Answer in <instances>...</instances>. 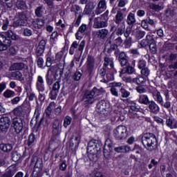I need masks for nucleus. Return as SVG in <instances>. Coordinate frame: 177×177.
I'll return each mask as SVG.
<instances>
[{
	"label": "nucleus",
	"mask_w": 177,
	"mask_h": 177,
	"mask_svg": "<svg viewBox=\"0 0 177 177\" xmlns=\"http://www.w3.org/2000/svg\"><path fill=\"white\" fill-rule=\"evenodd\" d=\"M142 146L147 151H156L158 148V140L153 133H145L141 138Z\"/></svg>",
	"instance_id": "nucleus-1"
},
{
	"label": "nucleus",
	"mask_w": 177,
	"mask_h": 177,
	"mask_svg": "<svg viewBox=\"0 0 177 177\" xmlns=\"http://www.w3.org/2000/svg\"><path fill=\"white\" fill-rule=\"evenodd\" d=\"M64 71V66L57 64L56 66H53L50 67L48 70L46 75V81L47 85L50 86L56 78H57V73L59 74V78L63 77V72Z\"/></svg>",
	"instance_id": "nucleus-2"
},
{
	"label": "nucleus",
	"mask_w": 177,
	"mask_h": 177,
	"mask_svg": "<svg viewBox=\"0 0 177 177\" xmlns=\"http://www.w3.org/2000/svg\"><path fill=\"white\" fill-rule=\"evenodd\" d=\"M101 149L102 147L99 144V141L96 140L89 141L87 147V153H88L90 158H92L93 161H96Z\"/></svg>",
	"instance_id": "nucleus-3"
},
{
	"label": "nucleus",
	"mask_w": 177,
	"mask_h": 177,
	"mask_svg": "<svg viewBox=\"0 0 177 177\" xmlns=\"http://www.w3.org/2000/svg\"><path fill=\"white\" fill-rule=\"evenodd\" d=\"M95 90L87 91L83 95V106L84 107H88V106H91V104H93L97 99L96 95L95 94Z\"/></svg>",
	"instance_id": "nucleus-4"
},
{
	"label": "nucleus",
	"mask_w": 177,
	"mask_h": 177,
	"mask_svg": "<svg viewBox=\"0 0 177 177\" xmlns=\"http://www.w3.org/2000/svg\"><path fill=\"white\" fill-rule=\"evenodd\" d=\"M113 136L117 140H125L128 138V129L127 127L120 125L113 131Z\"/></svg>",
	"instance_id": "nucleus-5"
},
{
	"label": "nucleus",
	"mask_w": 177,
	"mask_h": 177,
	"mask_svg": "<svg viewBox=\"0 0 177 177\" xmlns=\"http://www.w3.org/2000/svg\"><path fill=\"white\" fill-rule=\"evenodd\" d=\"M85 48V41L83 40L80 42H78L77 41H73V43L71 44L69 53L70 55H74L75 52H77V53H80V55H82V52H84V48Z\"/></svg>",
	"instance_id": "nucleus-6"
},
{
	"label": "nucleus",
	"mask_w": 177,
	"mask_h": 177,
	"mask_svg": "<svg viewBox=\"0 0 177 177\" xmlns=\"http://www.w3.org/2000/svg\"><path fill=\"white\" fill-rule=\"evenodd\" d=\"M16 16L17 19H18L13 22L12 25V27H15L16 28L17 27L26 26L27 24V15H26V12H18L17 13Z\"/></svg>",
	"instance_id": "nucleus-7"
},
{
	"label": "nucleus",
	"mask_w": 177,
	"mask_h": 177,
	"mask_svg": "<svg viewBox=\"0 0 177 177\" xmlns=\"http://www.w3.org/2000/svg\"><path fill=\"white\" fill-rule=\"evenodd\" d=\"M32 24L34 26L33 31L37 34V37H41V34H42V28L45 26V19H36L32 21Z\"/></svg>",
	"instance_id": "nucleus-8"
},
{
	"label": "nucleus",
	"mask_w": 177,
	"mask_h": 177,
	"mask_svg": "<svg viewBox=\"0 0 177 177\" xmlns=\"http://www.w3.org/2000/svg\"><path fill=\"white\" fill-rule=\"evenodd\" d=\"M12 45V40L8 39L5 35L0 34V52L8 50Z\"/></svg>",
	"instance_id": "nucleus-9"
},
{
	"label": "nucleus",
	"mask_w": 177,
	"mask_h": 177,
	"mask_svg": "<svg viewBox=\"0 0 177 177\" xmlns=\"http://www.w3.org/2000/svg\"><path fill=\"white\" fill-rule=\"evenodd\" d=\"M10 118L5 115L2 116L0 118V131L1 132H4V133H6L8 132V130L9 129V127H10Z\"/></svg>",
	"instance_id": "nucleus-10"
},
{
	"label": "nucleus",
	"mask_w": 177,
	"mask_h": 177,
	"mask_svg": "<svg viewBox=\"0 0 177 177\" xmlns=\"http://www.w3.org/2000/svg\"><path fill=\"white\" fill-rule=\"evenodd\" d=\"M12 127L14 128L16 133H20L24 128V124H23V119L21 118H15L12 119Z\"/></svg>",
	"instance_id": "nucleus-11"
},
{
	"label": "nucleus",
	"mask_w": 177,
	"mask_h": 177,
	"mask_svg": "<svg viewBox=\"0 0 177 177\" xmlns=\"http://www.w3.org/2000/svg\"><path fill=\"white\" fill-rule=\"evenodd\" d=\"M52 133L53 136H59L62 133V122L59 119H55L53 122Z\"/></svg>",
	"instance_id": "nucleus-12"
},
{
	"label": "nucleus",
	"mask_w": 177,
	"mask_h": 177,
	"mask_svg": "<svg viewBox=\"0 0 177 177\" xmlns=\"http://www.w3.org/2000/svg\"><path fill=\"white\" fill-rule=\"evenodd\" d=\"M107 35H109V30L106 28L100 29L93 32V37L97 39H106Z\"/></svg>",
	"instance_id": "nucleus-13"
},
{
	"label": "nucleus",
	"mask_w": 177,
	"mask_h": 177,
	"mask_svg": "<svg viewBox=\"0 0 177 177\" xmlns=\"http://www.w3.org/2000/svg\"><path fill=\"white\" fill-rule=\"evenodd\" d=\"M105 146L108 147L107 149H104V157L105 158H110L111 157V152L113 151V141L110 139H107L105 142Z\"/></svg>",
	"instance_id": "nucleus-14"
},
{
	"label": "nucleus",
	"mask_w": 177,
	"mask_h": 177,
	"mask_svg": "<svg viewBox=\"0 0 177 177\" xmlns=\"http://www.w3.org/2000/svg\"><path fill=\"white\" fill-rule=\"evenodd\" d=\"M109 24L106 21H102V18L95 17L93 21V28L100 29L106 28Z\"/></svg>",
	"instance_id": "nucleus-15"
},
{
	"label": "nucleus",
	"mask_w": 177,
	"mask_h": 177,
	"mask_svg": "<svg viewBox=\"0 0 177 177\" xmlns=\"http://www.w3.org/2000/svg\"><path fill=\"white\" fill-rule=\"evenodd\" d=\"M147 44L149 45V49L153 53V55H156L157 53V46L156 45V41L153 39V37L150 35H147Z\"/></svg>",
	"instance_id": "nucleus-16"
},
{
	"label": "nucleus",
	"mask_w": 177,
	"mask_h": 177,
	"mask_svg": "<svg viewBox=\"0 0 177 177\" xmlns=\"http://www.w3.org/2000/svg\"><path fill=\"white\" fill-rule=\"evenodd\" d=\"M16 172H17V166L12 165L6 169V171L1 176V177H13Z\"/></svg>",
	"instance_id": "nucleus-17"
},
{
	"label": "nucleus",
	"mask_w": 177,
	"mask_h": 177,
	"mask_svg": "<svg viewBox=\"0 0 177 177\" xmlns=\"http://www.w3.org/2000/svg\"><path fill=\"white\" fill-rule=\"evenodd\" d=\"M86 67L87 73H88L89 75H91L93 73V70H95V58H93L92 56L88 57Z\"/></svg>",
	"instance_id": "nucleus-18"
},
{
	"label": "nucleus",
	"mask_w": 177,
	"mask_h": 177,
	"mask_svg": "<svg viewBox=\"0 0 177 177\" xmlns=\"http://www.w3.org/2000/svg\"><path fill=\"white\" fill-rule=\"evenodd\" d=\"M107 9V2L106 0H100L95 9V15H101Z\"/></svg>",
	"instance_id": "nucleus-19"
},
{
	"label": "nucleus",
	"mask_w": 177,
	"mask_h": 177,
	"mask_svg": "<svg viewBox=\"0 0 177 177\" xmlns=\"http://www.w3.org/2000/svg\"><path fill=\"white\" fill-rule=\"evenodd\" d=\"M95 8H96V3L92 1H89V2L85 6L83 15H92V12H93Z\"/></svg>",
	"instance_id": "nucleus-20"
},
{
	"label": "nucleus",
	"mask_w": 177,
	"mask_h": 177,
	"mask_svg": "<svg viewBox=\"0 0 177 177\" xmlns=\"http://www.w3.org/2000/svg\"><path fill=\"white\" fill-rule=\"evenodd\" d=\"M118 60L122 67H124V66H128V64H129V57L124 52L120 53Z\"/></svg>",
	"instance_id": "nucleus-21"
},
{
	"label": "nucleus",
	"mask_w": 177,
	"mask_h": 177,
	"mask_svg": "<svg viewBox=\"0 0 177 177\" xmlns=\"http://www.w3.org/2000/svg\"><path fill=\"white\" fill-rule=\"evenodd\" d=\"M124 19L125 15H124V12L122 10H118L115 16L114 22L118 25L124 24L125 23Z\"/></svg>",
	"instance_id": "nucleus-22"
},
{
	"label": "nucleus",
	"mask_w": 177,
	"mask_h": 177,
	"mask_svg": "<svg viewBox=\"0 0 177 177\" xmlns=\"http://www.w3.org/2000/svg\"><path fill=\"white\" fill-rule=\"evenodd\" d=\"M27 68V65L23 62H17L12 64V66L10 67V71H20L23 70L24 68Z\"/></svg>",
	"instance_id": "nucleus-23"
},
{
	"label": "nucleus",
	"mask_w": 177,
	"mask_h": 177,
	"mask_svg": "<svg viewBox=\"0 0 177 177\" xmlns=\"http://www.w3.org/2000/svg\"><path fill=\"white\" fill-rule=\"evenodd\" d=\"M109 107H110V105L104 100H101L97 104V110H98L100 113L106 111Z\"/></svg>",
	"instance_id": "nucleus-24"
},
{
	"label": "nucleus",
	"mask_w": 177,
	"mask_h": 177,
	"mask_svg": "<svg viewBox=\"0 0 177 177\" xmlns=\"http://www.w3.org/2000/svg\"><path fill=\"white\" fill-rule=\"evenodd\" d=\"M148 105L151 113H153V114H158V113H160V106L157 105L156 102L149 101Z\"/></svg>",
	"instance_id": "nucleus-25"
},
{
	"label": "nucleus",
	"mask_w": 177,
	"mask_h": 177,
	"mask_svg": "<svg viewBox=\"0 0 177 177\" xmlns=\"http://www.w3.org/2000/svg\"><path fill=\"white\" fill-rule=\"evenodd\" d=\"M0 150H1L3 153L8 154L13 150V145L10 143H1L0 144Z\"/></svg>",
	"instance_id": "nucleus-26"
},
{
	"label": "nucleus",
	"mask_w": 177,
	"mask_h": 177,
	"mask_svg": "<svg viewBox=\"0 0 177 177\" xmlns=\"http://www.w3.org/2000/svg\"><path fill=\"white\" fill-rule=\"evenodd\" d=\"M126 23H127L128 26L130 27H133V26L136 24V18L135 17V14L129 12L127 15Z\"/></svg>",
	"instance_id": "nucleus-27"
},
{
	"label": "nucleus",
	"mask_w": 177,
	"mask_h": 177,
	"mask_svg": "<svg viewBox=\"0 0 177 177\" xmlns=\"http://www.w3.org/2000/svg\"><path fill=\"white\" fill-rule=\"evenodd\" d=\"M166 125L170 129H176L177 128V120L174 118H169L166 120Z\"/></svg>",
	"instance_id": "nucleus-28"
},
{
	"label": "nucleus",
	"mask_w": 177,
	"mask_h": 177,
	"mask_svg": "<svg viewBox=\"0 0 177 177\" xmlns=\"http://www.w3.org/2000/svg\"><path fill=\"white\" fill-rule=\"evenodd\" d=\"M114 151L116 153H129V151H131V147L128 145H122L114 148Z\"/></svg>",
	"instance_id": "nucleus-29"
},
{
	"label": "nucleus",
	"mask_w": 177,
	"mask_h": 177,
	"mask_svg": "<svg viewBox=\"0 0 177 177\" xmlns=\"http://www.w3.org/2000/svg\"><path fill=\"white\" fill-rule=\"evenodd\" d=\"M110 67V68H114V62L113 61L112 58H110L109 57H104V65L103 67Z\"/></svg>",
	"instance_id": "nucleus-30"
},
{
	"label": "nucleus",
	"mask_w": 177,
	"mask_h": 177,
	"mask_svg": "<svg viewBox=\"0 0 177 177\" xmlns=\"http://www.w3.org/2000/svg\"><path fill=\"white\" fill-rule=\"evenodd\" d=\"M115 31L118 37H121V35H123V34L125 32V23L118 25Z\"/></svg>",
	"instance_id": "nucleus-31"
},
{
	"label": "nucleus",
	"mask_w": 177,
	"mask_h": 177,
	"mask_svg": "<svg viewBox=\"0 0 177 177\" xmlns=\"http://www.w3.org/2000/svg\"><path fill=\"white\" fill-rule=\"evenodd\" d=\"M5 35L8 38H10L11 39H12V41H17L20 39V37H19V35H17L16 33H15L13 31L10 30L6 32Z\"/></svg>",
	"instance_id": "nucleus-32"
},
{
	"label": "nucleus",
	"mask_w": 177,
	"mask_h": 177,
	"mask_svg": "<svg viewBox=\"0 0 177 177\" xmlns=\"http://www.w3.org/2000/svg\"><path fill=\"white\" fill-rule=\"evenodd\" d=\"M55 107V103L50 102L49 105L45 110L46 117V118H51L50 115H52V110H53Z\"/></svg>",
	"instance_id": "nucleus-33"
},
{
	"label": "nucleus",
	"mask_w": 177,
	"mask_h": 177,
	"mask_svg": "<svg viewBox=\"0 0 177 177\" xmlns=\"http://www.w3.org/2000/svg\"><path fill=\"white\" fill-rule=\"evenodd\" d=\"M138 103H140V104H145L147 106L149 104V102L150 100H149V97L146 95H140L139 96V98L138 100Z\"/></svg>",
	"instance_id": "nucleus-34"
},
{
	"label": "nucleus",
	"mask_w": 177,
	"mask_h": 177,
	"mask_svg": "<svg viewBox=\"0 0 177 177\" xmlns=\"http://www.w3.org/2000/svg\"><path fill=\"white\" fill-rule=\"evenodd\" d=\"M34 145H35V135L32 133L28 136V139L27 140V146L28 147H32Z\"/></svg>",
	"instance_id": "nucleus-35"
},
{
	"label": "nucleus",
	"mask_w": 177,
	"mask_h": 177,
	"mask_svg": "<svg viewBox=\"0 0 177 177\" xmlns=\"http://www.w3.org/2000/svg\"><path fill=\"white\" fill-rule=\"evenodd\" d=\"M15 6L17 9H19V10H24L27 8V5H26V2L22 0H17Z\"/></svg>",
	"instance_id": "nucleus-36"
},
{
	"label": "nucleus",
	"mask_w": 177,
	"mask_h": 177,
	"mask_svg": "<svg viewBox=\"0 0 177 177\" xmlns=\"http://www.w3.org/2000/svg\"><path fill=\"white\" fill-rule=\"evenodd\" d=\"M44 10H45V8H44L43 6L37 7L35 10V16H37V17H42Z\"/></svg>",
	"instance_id": "nucleus-37"
},
{
	"label": "nucleus",
	"mask_w": 177,
	"mask_h": 177,
	"mask_svg": "<svg viewBox=\"0 0 177 177\" xmlns=\"http://www.w3.org/2000/svg\"><path fill=\"white\" fill-rule=\"evenodd\" d=\"M11 158L12 161H14L15 162H17V161H19V160L21 158V155L19 153V152H17V151H13L11 153Z\"/></svg>",
	"instance_id": "nucleus-38"
},
{
	"label": "nucleus",
	"mask_w": 177,
	"mask_h": 177,
	"mask_svg": "<svg viewBox=\"0 0 177 177\" xmlns=\"http://www.w3.org/2000/svg\"><path fill=\"white\" fill-rule=\"evenodd\" d=\"M12 77H13V78H16L18 81H24L23 74H21L20 71L12 72Z\"/></svg>",
	"instance_id": "nucleus-39"
},
{
	"label": "nucleus",
	"mask_w": 177,
	"mask_h": 177,
	"mask_svg": "<svg viewBox=\"0 0 177 177\" xmlns=\"http://www.w3.org/2000/svg\"><path fill=\"white\" fill-rule=\"evenodd\" d=\"M132 82L137 84V85H142V84H145V82H146V80L143 77L139 76L132 79Z\"/></svg>",
	"instance_id": "nucleus-40"
},
{
	"label": "nucleus",
	"mask_w": 177,
	"mask_h": 177,
	"mask_svg": "<svg viewBox=\"0 0 177 177\" xmlns=\"http://www.w3.org/2000/svg\"><path fill=\"white\" fill-rule=\"evenodd\" d=\"M24 112V110L23 109V107L20 106L14 109V110L12 111L14 115H17V116L23 115Z\"/></svg>",
	"instance_id": "nucleus-41"
},
{
	"label": "nucleus",
	"mask_w": 177,
	"mask_h": 177,
	"mask_svg": "<svg viewBox=\"0 0 177 177\" xmlns=\"http://www.w3.org/2000/svg\"><path fill=\"white\" fill-rule=\"evenodd\" d=\"M35 168H38V169H39L40 171H42V168H44V163H43L42 159L36 158Z\"/></svg>",
	"instance_id": "nucleus-42"
},
{
	"label": "nucleus",
	"mask_w": 177,
	"mask_h": 177,
	"mask_svg": "<svg viewBox=\"0 0 177 177\" xmlns=\"http://www.w3.org/2000/svg\"><path fill=\"white\" fill-rule=\"evenodd\" d=\"M16 95V93H15V91H12V90H6L3 93V96H4V97H6V99L9 98V97H13L15 95Z\"/></svg>",
	"instance_id": "nucleus-43"
},
{
	"label": "nucleus",
	"mask_w": 177,
	"mask_h": 177,
	"mask_svg": "<svg viewBox=\"0 0 177 177\" xmlns=\"http://www.w3.org/2000/svg\"><path fill=\"white\" fill-rule=\"evenodd\" d=\"M149 8L152 10H155L156 12H158V10H161L162 9V6H161L160 4H156V3H150Z\"/></svg>",
	"instance_id": "nucleus-44"
},
{
	"label": "nucleus",
	"mask_w": 177,
	"mask_h": 177,
	"mask_svg": "<svg viewBox=\"0 0 177 177\" xmlns=\"http://www.w3.org/2000/svg\"><path fill=\"white\" fill-rule=\"evenodd\" d=\"M114 35L112 33L110 37V39H111L115 45H121L122 44V39L121 37H118L116 39H114L113 37Z\"/></svg>",
	"instance_id": "nucleus-45"
},
{
	"label": "nucleus",
	"mask_w": 177,
	"mask_h": 177,
	"mask_svg": "<svg viewBox=\"0 0 177 177\" xmlns=\"http://www.w3.org/2000/svg\"><path fill=\"white\" fill-rule=\"evenodd\" d=\"M145 35H146V32L145 31L138 30L136 32V39H142V38H143V37H145Z\"/></svg>",
	"instance_id": "nucleus-46"
},
{
	"label": "nucleus",
	"mask_w": 177,
	"mask_h": 177,
	"mask_svg": "<svg viewBox=\"0 0 177 177\" xmlns=\"http://www.w3.org/2000/svg\"><path fill=\"white\" fill-rule=\"evenodd\" d=\"M71 121H73V118H71V117L68 115L66 116L65 118L64 119V128H67V127H68V125L71 124Z\"/></svg>",
	"instance_id": "nucleus-47"
},
{
	"label": "nucleus",
	"mask_w": 177,
	"mask_h": 177,
	"mask_svg": "<svg viewBox=\"0 0 177 177\" xmlns=\"http://www.w3.org/2000/svg\"><path fill=\"white\" fill-rule=\"evenodd\" d=\"M3 21L2 30L6 31L8 30V27L9 26V19L8 18H3L1 19Z\"/></svg>",
	"instance_id": "nucleus-48"
},
{
	"label": "nucleus",
	"mask_w": 177,
	"mask_h": 177,
	"mask_svg": "<svg viewBox=\"0 0 177 177\" xmlns=\"http://www.w3.org/2000/svg\"><path fill=\"white\" fill-rule=\"evenodd\" d=\"M95 96H100L102 93H104L106 91H104V88H100V89H97V88L94 87L91 91H95Z\"/></svg>",
	"instance_id": "nucleus-49"
},
{
	"label": "nucleus",
	"mask_w": 177,
	"mask_h": 177,
	"mask_svg": "<svg viewBox=\"0 0 177 177\" xmlns=\"http://www.w3.org/2000/svg\"><path fill=\"white\" fill-rule=\"evenodd\" d=\"M124 73H127V74H133L135 73V68L133 66H130L129 64L126 66V70Z\"/></svg>",
	"instance_id": "nucleus-50"
},
{
	"label": "nucleus",
	"mask_w": 177,
	"mask_h": 177,
	"mask_svg": "<svg viewBox=\"0 0 177 177\" xmlns=\"http://www.w3.org/2000/svg\"><path fill=\"white\" fill-rule=\"evenodd\" d=\"M58 93H59V91L51 90L49 93L50 99H51V100H55V99L57 97Z\"/></svg>",
	"instance_id": "nucleus-51"
},
{
	"label": "nucleus",
	"mask_w": 177,
	"mask_h": 177,
	"mask_svg": "<svg viewBox=\"0 0 177 177\" xmlns=\"http://www.w3.org/2000/svg\"><path fill=\"white\" fill-rule=\"evenodd\" d=\"M141 74L144 77H149V75H150V69H149V68L147 67L143 68L142 69H141Z\"/></svg>",
	"instance_id": "nucleus-52"
},
{
	"label": "nucleus",
	"mask_w": 177,
	"mask_h": 177,
	"mask_svg": "<svg viewBox=\"0 0 177 177\" xmlns=\"http://www.w3.org/2000/svg\"><path fill=\"white\" fill-rule=\"evenodd\" d=\"M82 77V73L80 72H75L73 75L72 76L73 80L74 81H80L81 80V77Z\"/></svg>",
	"instance_id": "nucleus-53"
},
{
	"label": "nucleus",
	"mask_w": 177,
	"mask_h": 177,
	"mask_svg": "<svg viewBox=\"0 0 177 177\" xmlns=\"http://www.w3.org/2000/svg\"><path fill=\"white\" fill-rule=\"evenodd\" d=\"M156 102H158L159 104H162V102L164 101L162 100V97L161 96V93H160V91L156 92Z\"/></svg>",
	"instance_id": "nucleus-54"
},
{
	"label": "nucleus",
	"mask_w": 177,
	"mask_h": 177,
	"mask_svg": "<svg viewBox=\"0 0 177 177\" xmlns=\"http://www.w3.org/2000/svg\"><path fill=\"white\" fill-rule=\"evenodd\" d=\"M131 104H133L130 106L132 111H140V106H136V103L135 102L132 101Z\"/></svg>",
	"instance_id": "nucleus-55"
},
{
	"label": "nucleus",
	"mask_w": 177,
	"mask_h": 177,
	"mask_svg": "<svg viewBox=\"0 0 177 177\" xmlns=\"http://www.w3.org/2000/svg\"><path fill=\"white\" fill-rule=\"evenodd\" d=\"M118 8H124L128 3V0H117Z\"/></svg>",
	"instance_id": "nucleus-56"
},
{
	"label": "nucleus",
	"mask_w": 177,
	"mask_h": 177,
	"mask_svg": "<svg viewBox=\"0 0 177 177\" xmlns=\"http://www.w3.org/2000/svg\"><path fill=\"white\" fill-rule=\"evenodd\" d=\"M36 88L39 93L45 91V86L44 85V83H36Z\"/></svg>",
	"instance_id": "nucleus-57"
},
{
	"label": "nucleus",
	"mask_w": 177,
	"mask_h": 177,
	"mask_svg": "<svg viewBox=\"0 0 177 177\" xmlns=\"http://www.w3.org/2000/svg\"><path fill=\"white\" fill-rule=\"evenodd\" d=\"M120 93L122 95V97L124 98H127L131 95V93H129V91L125 90L124 88H120Z\"/></svg>",
	"instance_id": "nucleus-58"
},
{
	"label": "nucleus",
	"mask_w": 177,
	"mask_h": 177,
	"mask_svg": "<svg viewBox=\"0 0 177 177\" xmlns=\"http://www.w3.org/2000/svg\"><path fill=\"white\" fill-rule=\"evenodd\" d=\"M23 34L24 37H31V35H32V30L26 28L24 30Z\"/></svg>",
	"instance_id": "nucleus-59"
},
{
	"label": "nucleus",
	"mask_w": 177,
	"mask_h": 177,
	"mask_svg": "<svg viewBox=\"0 0 177 177\" xmlns=\"http://www.w3.org/2000/svg\"><path fill=\"white\" fill-rule=\"evenodd\" d=\"M44 52H45V48L37 47L36 50L37 57H39V56H42V55L44 54Z\"/></svg>",
	"instance_id": "nucleus-60"
},
{
	"label": "nucleus",
	"mask_w": 177,
	"mask_h": 177,
	"mask_svg": "<svg viewBox=\"0 0 177 177\" xmlns=\"http://www.w3.org/2000/svg\"><path fill=\"white\" fill-rule=\"evenodd\" d=\"M44 58L41 57H37V66L39 67V68H44Z\"/></svg>",
	"instance_id": "nucleus-61"
},
{
	"label": "nucleus",
	"mask_w": 177,
	"mask_h": 177,
	"mask_svg": "<svg viewBox=\"0 0 177 177\" xmlns=\"http://www.w3.org/2000/svg\"><path fill=\"white\" fill-rule=\"evenodd\" d=\"M131 45H132V38L127 37L124 41L125 48H131Z\"/></svg>",
	"instance_id": "nucleus-62"
},
{
	"label": "nucleus",
	"mask_w": 177,
	"mask_h": 177,
	"mask_svg": "<svg viewBox=\"0 0 177 177\" xmlns=\"http://www.w3.org/2000/svg\"><path fill=\"white\" fill-rule=\"evenodd\" d=\"M146 61L141 59L138 62V68L140 70L146 68Z\"/></svg>",
	"instance_id": "nucleus-63"
},
{
	"label": "nucleus",
	"mask_w": 177,
	"mask_h": 177,
	"mask_svg": "<svg viewBox=\"0 0 177 177\" xmlns=\"http://www.w3.org/2000/svg\"><path fill=\"white\" fill-rule=\"evenodd\" d=\"M53 91H56L57 92H59L60 90V82H56L53 85L52 89Z\"/></svg>",
	"instance_id": "nucleus-64"
}]
</instances>
